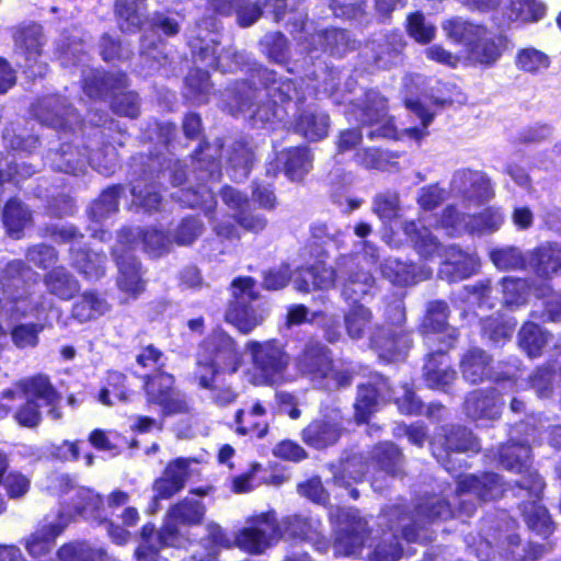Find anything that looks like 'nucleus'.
I'll return each mask as SVG.
<instances>
[{"label":"nucleus","mask_w":561,"mask_h":561,"mask_svg":"<svg viewBox=\"0 0 561 561\" xmlns=\"http://www.w3.org/2000/svg\"><path fill=\"white\" fill-rule=\"evenodd\" d=\"M353 106L352 114L356 121L367 125H380L378 129L371 133V136L374 134L381 137L394 136V127L387 113V100L379 92L373 90L366 92L364 99L357 100Z\"/></svg>","instance_id":"nucleus-12"},{"label":"nucleus","mask_w":561,"mask_h":561,"mask_svg":"<svg viewBox=\"0 0 561 561\" xmlns=\"http://www.w3.org/2000/svg\"><path fill=\"white\" fill-rule=\"evenodd\" d=\"M44 284L49 294L61 300L72 299L80 290L78 279L65 267H56L44 277Z\"/></svg>","instance_id":"nucleus-34"},{"label":"nucleus","mask_w":561,"mask_h":561,"mask_svg":"<svg viewBox=\"0 0 561 561\" xmlns=\"http://www.w3.org/2000/svg\"><path fill=\"white\" fill-rule=\"evenodd\" d=\"M470 214L459 210L456 206L449 205L442 211L438 227L444 229L450 237H459L468 233V220Z\"/></svg>","instance_id":"nucleus-52"},{"label":"nucleus","mask_w":561,"mask_h":561,"mask_svg":"<svg viewBox=\"0 0 561 561\" xmlns=\"http://www.w3.org/2000/svg\"><path fill=\"white\" fill-rule=\"evenodd\" d=\"M491 261L500 270H517L528 265L527 259L515 247L495 249L490 253Z\"/></svg>","instance_id":"nucleus-58"},{"label":"nucleus","mask_w":561,"mask_h":561,"mask_svg":"<svg viewBox=\"0 0 561 561\" xmlns=\"http://www.w3.org/2000/svg\"><path fill=\"white\" fill-rule=\"evenodd\" d=\"M34 112L43 124L54 128H66L71 123V117L75 116L65 100L57 95L42 99L36 104Z\"/></svg>","instance_id":"nucleus-28"},{"label":"nucleus","mask_w":561,"mask_h":561,"mask_svg":"<svg viewBox=\"0 0 561 561\" xmlns=\"http://www.w3.org/2000/svg\"><path fill=\"white\" fill-rule=\"evenodd\" d=\"M106 300L94 291H84L72 307V317L79 322L94 320L108 311Z\"/></svg>","instance_id":"nucleus-41"},{"label":"nucleus","mask_w":561,"mask_h":561,"mask_svg":"<svg viewBox=\"0 0 561 561\" xmlns=\"http://www.w3.org/2000/svg\"><path fill=\"white\" fill-rule=\"evenodd\" d=\"M403 232L422 256L430 257L440 253L438 239L426 227H421L415 221H407L403 224Z\"/></svg>","instance_id":"nucleus-37"},{"label":"nucleus","mask_w":561,"mask_h":561,"mask_svg":"<svg viewBox=\"0 0 561 561\" xmlns=\"http://www.w3.org/2000/svg\"><path fill=\"white\" fill-rule=\"evenodd\" d=\"M482 27L460 19H451L443 24L447 37L456 43L463 44L467 48L474 41V37L482 33Z\"/></svg>","instance_id":"nucleus-50"},{"label":"nucleus","mask_w":561,"mask_h":561,"mask_svg":"<svg viewBox=\"0 0 561 561\" xmlns=\"http://www.w3.org/2000/svg\"><path fill=\"white\" fill-rule=\"evenodd\" d=\"M3 219L10 236L19 239L21 237V231L31 220V214L21 202L11 199L5 205Z\"/></svg>","instance_id":"nucleus-49"},{"label":"nucleus","mask_w":561,"mask_h":561,"mask_svg":"<svg viewBox=\"0 0 561 561\" xmlns=\"http://www.w3.org/2000/svg\"><path fill=\"white\" fill-rule=\"evenodd\" d=\"M371 459L389 476H399L402 472V455L393 443L385 442L374 447Z\"/></svg>","instance_id":"nucleus-45"},{"label":"nucleus","mask_w":561,"mask_h":561,"mask_svg":"<svg viewBox=\"0 0 561 561\" xmlns=\"http://www.w3.org/2000/svg\"><path fill=\"white\" fill-rule=\"evenodd\" d=\"M16 388L23 392L26 402L16 411L15 419L23 426L36 427L41 422L37 400H42L44 404H54L57 401V391L44 376L21 380Z\"/></svg>","instance_id":"nucleus-9"},{"label":"nucleus","mask_w":561,"mask_h":561,"mask_svg":"<svg viewBox=\"0 0 561 561\" xmlns=\"http://www.w3.org/2000/svg\"><path fill=\"white\" fill-rule=\"evenodd\" d=\"M209 75L202 69L192 70L186 77V96L197 103L208 100L210 92Z\"/></svg>","instance_id":"nucleus-56"},{"label":"nucleus","mask_w":561,"mask_h":561,"mask_svg":"<svg viewBox=\"0 0 561 561\" xmlns=\"http://www.w3.org/2000/svg\"><path fill=\"white\" fill-rule=\"evenodd\" d=\"M114 254L119 271L118 286L122 290L136 296L139 289L140 277L135 255L129 249L124 250L123 254H117V250H115Z\"/></svg>","instance_id":"nucleus-42"},{"label":"nucleus","mask_w":561,"mask_h":561,"mask_svg":"<svg viewBox=\"0 0 561 561\" xmlns=\"http://www.w3.org/2000/svg\"><path fill=\"white\" fill-rule=\"evenodd\" d=\"M330 117L323 111L306 108L301 111L293 123V129L310 141H318L328 136Z\"/></svg>","instance_id":"nucleus-27"},{"label":"nucleus","mask_w":561,"mask_h":561,"mask_svg":"<svg viewBox=\"0 0 561 561\" xmlns=\"http://www.w3.org/2000/svg\"><path fill=\"white\" fill-rule=\"evenodd\" d=\"M253 152L244 144H237L230 153L229 165L230 176L236 181H241L248 176L253 162Z\"/></svg>","instance_id":"nucleus-54"},{"label":"nucleus","mask_w":561,"mask_h":561,"mask_svg":"<svg viewBox=\"0 0 561 561\" xmlns=\"http://www.w3.org/2000/svg\"><path fill=\"white\" fill-rule=\"evenodd\" d=\"M266 414L265 408L256 402L249 412L238 410L236 413V432L241 435L252 434L257 438H263L268 431V424L264 421L256 419L263 417Z\"/></svg>","instance_id":"nucleus-39"},{"label":"nucleus","mask_w":561,"mask_h":561,"mask_svg":"<svg viewBox=\"0 0 561 561\" xmlns=\"http://www.w3.org/2000/svg\"><path fill=\"white\" fill-rule=\"evenodd\" d=\"M174 377L165 373H157L146 381L148 401L158 404L164 414L190 412L186 396L174 387Z\"/></svg>","instance_id":"nucleus-10"},{"label":"nucleus","mask_w":561,"mask_h":561,"mask_svg":"<svg viewBox=\"0 0 561 561\" xmlns=\"http://www.w3.org/2000/svg\"><path fill=\"white\" fill-rule=\"evenodd\" d=\"M105 93L112 92V107L113 111L119 115L129 117H137L139 113L138 95L133 92L123 91L127 87V80L124 75H119L117 78L113 76L104 79Z\"/></svg>","instance_id":"nucleus-29"},{"label":"nucleus","mask_w":561,"mask_h":561,"mask_svg":"<svg viewBox=\"0 0 561 561\" xmlns=\"http://www.w3.org/2000/svg\"><path fill=\"white\" fill-rule=\"evenodd\" d=\"M343 432V420L340 411L331 410L312 420L301 432L302 440L317 449L334 445Z\"/></svg>","instance_id":"nucleus-16"},{"label":"nucleus","mask_w":561,"mask_h":561,"mask_svg":"<svg viewBox=\"0 0 561 561\" xmlns=\"http://www.w3.org/2000/svg\"><path fill=\"white\" fill-rule=\"evenodd\" d=\"M201 55L206 60L207 66L218 68L221 71H233L248 61L244 53L226 50L218 54L215 47L209 49L208 46L201 48Z\"/></svg>","instance_id":"nucleus-47"},{"label":"nucleus","mask_w":561,"mask_h":561,"mask_svg":"<svg viewBox=\"0 0 561 561\" xmlns=\"http://www.w3.org/2000/svg\"><path fill=\"white\" fill-rule=\"evenodd\" d=\"M106 256L96 252L78 250L73 255V265L87 278H99L104 274Z\"/></svg>","instance_id":"nucleus-51"},{"label":"nucleus","mask_w":561,"mask_h":561,"mask_svg":"<svg viewBox=\"0 0 561 561\" xmlns=\"http://www.w3.org/2000/svg\"><path fill=\"white\" fill-rule=\"evenodd\" d=\"M503 494L502 484L499 476L495 473H484L482 477L463 476L457 481V496H468L470 501L472 496L482 501H490L500 497ZM466 500L459 504V510L466 515H470L473 511L472 505L467 506Z\"/></svg>","instance_id":"nucleus-17"},{"label":"nucleus","mask_w":561,"mask_h":561,"mask_svg":"<svg viewBox=\"0 0 561 561\" xmlns=\"http://www.w3.org/2000/svg\"><path fill=\"white\" fill-rule=\"evenodd\" d=\"M388 381L381 375H374L368 382L358 386V393L354 404L355 419L358 423L366 422L374 413L378 398L386 399L396 394Z\"/></svg>","instance_id":"nucleus-20"},{"label":"nucleus","mask_w":561,"mask_h":561,"mask_svg":"<svg viewBox=\"0 0 561 561\" xmlns=\"http://www.w3.org/2000/svg\"><path fill=\"white\" fill-rule=\"evenodd\" d=\"M205 514L206 507L201 501L184 497L169 508L161 539L167 545L171 543L173 538L179 535L180 526L199 525L203 523Z\"/></svg>","instance_id":"nucleus-15"},{"label":"nucleus","mask_w":561,"mask_h":561,"mask_svg":"<svg viewBox=\"0 0 561 561\" xmlns=\"http://www.w3.org/2000/svg\"><path fill=\"white\" fill-rule=\"evenodd\" d=\"M241 0H211V10L220 15H229L236 8L238 22L241 26H250L262 15V8L257 4L240 5Z\"/></svg>","instance_id":"nucleus-40"},{"label":"nucleus","mask_w":561,"mask_h":561,"mask_svg":"<svg viewBox=\"0 0 561 561\" xmlns=\"http://www.w3.org/2000/svg\"><path fill=\"white\" fill-rule=\"evenodd\" d=\"M445 346H439L434 354H431L424 365V380L432 389L445 390L456 379V371L447 363L444 353Z\"/></svg>","instance_id":"nucleus-30"},{"label":"nucleus","mask_w":561,"mask_h":561,"mask_svg":"<svg viewBox=\"0 0 561 561\" xmlns=\"http://www.w3.org/2000/svg\"><path fill=\"white\" fill-rule=\"evenodd\" d=\"M284 536L313 540L317 527L312 520L298 515L286 517L279 524L274 512L262 513L247 520L236 541L244 551L259 554Z\"/></svg>","instance_id":"nucleus-3"},{"label":"nucleus","mask_w":561,"mask_h":561,"mask_svg":"<svg viewBox=\"0 0 561 561\" xmlns=\"http://www.w3.org/2000/svg\"><path fill=\"white\" fill-rule=\"evenodd\" d=\"M337 268L342 285L341 294L345 300L357 302L371 293L375 277L353 257H341Z\"/></svg>","instance_id":"nucleus-13"},{"label":"nucleus","mask_w":561,"mask_h":561,"mask_svg":"<svg viewBox=\"0 0 561 561\" xmlns=\"http://www.w3.org/2000/svg\"><path fill=\"white\" fill-rule=\"evenodd\" d=\"M381 275L398 286H409L417 280L426 279L431 276L430 271H416V267L398 257H387L380 266Z\"/></svg>","instance_id":"nucleus-32"},{"label":"nucleus","mask_w":561,"mask_h":561,"mask_svg":"<svg viewBox=\"0 0 561 561\" xmlns=\"http://www.w3.org/2000/svg\"><path fill=\"white\" fill-rule=\"evenodd\" d=\"M297 366L324 389L335 390L351 385L352 375L333 366L330 350L320 342L309 341L306 344L297 358Z\"/></svg>","instance_id":"nucleus-6"},{"label":"nucleus","mask_w":561,"mask_h":561,"mask_svg":"<svg viewBox=\"0 0 561 561\" xmlns=\"http://www.w3.org/2000/svg\"><path fill=\"white\" fill-rule=\"evenodd\" d=\"M501 287L505 306L519 307L526 302L529 291V284L526 279L504 277Z\"/></svg>","instance_id":"nucleus-53"},{"label":"nucleus","mask_w":561,"mask_h":561,"mask_svg":"<svg viewBox=\"0 0 561 561\" xmlns=\"http://www.w3.org/2000/svg\"><path fill=\"white\" fill-rule=\"evenodd\" d=\"M503 402L496 389L471 391L463 403L466 414L474 421H495L501 416Z\"/></svg>","instance_id":"nucleus-22"},{"label":"nucleus","mask_w":561,"mask_h":561,"mask_svg":"<svg viewBox=\"0 0 561 561\" xmlns=\"http://www.w3.org/2000/svg\"><path fill=\"white\" fill-rule=\"evenodd\" d=\"M549 65V56L534 47L520 49L516 56L517 68L525 72L536 73L547 69Z\"/></svg>","instance_id":"nucleus-55"},{"label":"nucleus","mask_w":561,"mask_h":561,"mask_svg":"<svg viewBox=\"0 0 561 561\" xmlns=\"http://www.w3.org/2000/svg\"><path fill=\"white\" fill-rule=\"evenodd\" d=\"M451 193L461 198L463 207L478 206L488 201L493 192L488 176L481 171L459 170L450 183Z\"/></svg>","instance_id":"nucleus-14"},{"label":"nucleus","mask_w":561,"mask_h":561,"mask_svg":"<svg viewBox=\"0 0 561 561\" xmlns=\"http://www.w3.org/2000/svg\"><path fill=\"white\" fill-rule=\"evenodd\" d=\"M373 209L381 219L390 220L396 218L400 209L399 195L394 192L378 194L375 197Z\"/></svg>","instance_id":"nucleus-64"},{"label":"nucleus","mask_w":561,"mask_h":561,"mask_svg":"<svg viewBox=\"0 0 561 561\" xmlns=\"http://www.w3.org/2000/svg\"><path fill=\"white\" fill-rule=\"evenodd\" d=\"M201 352L218 364L222 371L233 374L241 365V356L236 342L221 330L214 331L204 341Z\"/></svg>","instance_id":"nucleus-18"},{"label":"nucleus","mask_w":561,"mask_h":561,"mask_svg":"<svg viewBox=\"0 0 561 561\" xmlns=\"http://www.w3.org/2000/svg\"><path fill=\"white\" fill-rule=\"evenodd\" d=\"M14 41L18 49L25 57V66L30 75L44 76L47 67L38 62L44 45L42 27L38 24L20 27L14 34Z\"/></svg>","instance_id":"nucleus-19"},{"label":"nucleus","mask_w":561,"mask_h":561,"mask_svg":"<svg viewBox=\"0 0 561 561\" xmlns=\"http://www.w3.org/2000/svg\"><path fill=\"white\" fill-rule=\"evenodd\" d=\"M43 329V324L38 323L15 325L11 331V340L19 348L35 347L38 344V334Z\"/></svg>","instance_id":"nucleus-63"},{"label":"nucleus","mask_w":561,"mask_h":561,"mask_svg":"<svg viewBox=\"0 0 561 561\" xmlns=\"http://www.w3.org/2000/svg\"><path fill=\"white\" fill-rule=\"evenodd\" d=\"M407 30L409 35L420 44H427L435 38L436 27L426 21L422 13H413L408 18Z\"/></svg>","instance_id":"nucleus-59"},{"label":"nucleus","mask_w":561,"mask_h":561,"mask_svg":"<svg viewBox=\"0 0 561 561\" xmlns=\"http://www.w3.org/2000/svg\"><path fill=\"white\" fill-rule=\"evenodd\" d=\"M339 276V270L327 266L322 262L299 271L294 279L295 288L301 293H308L311 288L329 289L335 284Z\"/></svg>","instance_id":"nucleus-31"},{"label":"nucleus","mask_w":561,"mask_h":561,"mask_svg":"<svg viewBox=\"0 0 561 561\" xmlns=\"http://www.w3.org/2000/svg\"><path fill=\"white\" fill-rule=\"evenodd\" d=\"M293 88L289 82H283L278 88L256 90L248 82H238L233 88L227 90L226 104L231 114L249 113L254 124L265 125L280 119L284 113L282 103L291 99Z\"/></svg>","instance_id":"nucleus-4"},{"label":"nucleus","mask_w":561,"mask_h":561,"mask_svg":"<svg viewBox=\"0 0 561 561\" xmlns=\"http://www.w3.org/2000/svg\"><path fill=\"white\" fill-rule=\"evenodd\" d=\"M530 458L529 440L522 444H506L500 448L499 460L504 469L519 473L522 477L515 483L518 486V496L530 499L519 505L528 527L541 536L552 533L553 526L545 506L538 501L541 497L545 483L539 474L529 469Z\"/></svg>","instance_id":"nucleus-2"},{"label":"nucleus","mask_w":561,"mask_h":561,"mask_svg":"<svg viewBox=\"0 0 561 561\" xmlns=\"http://www.w3.org/2000/svg\"><path fill=\"white\" fill-rule=\"evenodd\" d=\"M443 255L445 260L438 272L440 278L457 282L471 276L477 271V256L466 253L457 247L446 248Z\"/></svg>","instance_id":"nucleus-24"},{"label":"nucleus","mask_w":561,"mask_h":561,"mask_svg":"<svg viewBox=\"0 0 561 561\" xmlns=\"http://www.w3.org/2000/svg\"><path fill=\"white\" fill-rule=\"evenodd\" d=\"M366 522L360 517L347 515L340 524L334 541V551L342 556L357 554L364 545Z\"/></svg>","instance_id":"nucleus-23"},{"label":"nucleus","mask_w":561,"mask_h":561,"mask_svg":"<svg viewBox=\"0 0 561 561\" xmlns=\"http://www.w3.org/2000/svg\"><path fill=\"white\" fill-rule=\"evenodd\" d=\"M253 285L254 282L250 277L236 279L232 283L233 300L226 311V320L243 334L250 333L264 320L263 313L249 305L256 298Z\"/></svg>","instance_id":"nucleus-8"},{"label":"nucleus","mask_w":561,"mask_h":561,"mask_svg":"<svg viewBox=\"0 0 561 561\" xmlns=\"http://www.w3.org/2000/svg\"><path fill=\"white\" fill-rule=\"evenodd\" d=\"M462 377L471 382H482L491 375V357L481 348L469 350L460 360Z\"/></svg>","instance_id":"nucleus-33"},{"label":"nucleus","mask_w":561,"mask_h":561,"mask_svg":"<svg viewBox=\"0 0 561 561\" xmlns=\"http://www.w3.org/2000/svg\"><path fill=\"white\" fill-rule=\"evenodd\" d=\"M366 472L367 463L364 457L353 455L340 463L333 473V479L336 485L350 488L353 483L362 481Z\"/></svg>","instance_id":"nucleus-44"},{"label":"nucleus","mask_w":561,"mask_h":561,"mask_svg":"<svg viewBox=\"0 0 561 561\" xmlns=\"http://www.w3.org/2000/svg\"><path fill=\"white\" fill-rule=\"evenodd\" d=\"M527 263L542 278L561 274V245L553 242L540 244L528 253Z\"/></svg>","instance_id":"nucleus-25"},{"label":"nucleus","mask_w":561,"mask_h":561,"mask_svg":"<svg viewBox=\"0 0 561 561\" xmlns=\"http://www.w3.org/2000/svg\"><path fill=\"white\" fill-rule=\"evenodd\" d=\"M508 21L537 22L546 15V5L536 0H510L502 7Z\"/></svg>","instance_id":"nucleus-36"},{"label":"nucleus","mask_w":561,"mask_h":561,"mask_svg":"<svg viewBox=\"0 0 561 561\" xmlns=\"http://www.w3.org/2000/svg\"><path fill=\"white\" fill-rule=\"evenodd\" d=\"M443 433L437 434L431 445L433 456L445 466L447 471H451V451H478L479 443L470 431L465 427L457 426L449 430H442Z\"/></svg>","instance_id":"nucleus-11"},{"label":"nucleus","mask_w":561,"mask_h":561,"mask_svg":"<svg viewBox=\"0 0 561 561\" xmlns=\"http://www.w3.org/2000/svg\"><path fill=\"white\" fill-rule=\"evenodd\" d=\"M451 505L437 495H432L420 503L412 516L407 514L401 506L388 507L383 513V523L389 530L383 531L380 541L375 546L369 556L370 561H398L402 556V547L399 542L398 531L408 542L419 539L415 528H421L425 523L435 518L446 519L451 516Z\"/></svg>","instance_id":"nucleus-1"},{"label":"nucleus","mask_w":561,"mask_h":561,"mask_svg":"<svg viewBox=\"0 0 561 561\" xmlns=\"http://www.w3.org/2000/svg\"><path fill=\"white\" fill-rule=\"evenodd\" d=\"M125 379V376L121 373H111L107 386L100 392V402L104 405H113L114 402L110 399L111 397L116 398L119 402H127L130 393L126 390Z\"/></svg>","instance_id":"nucleus-60"},{"label":"nucleus","mask_w":561,"mask_h":561,"mask_svg":"<svg viewBox=\"0 0 561 561\" xmlns=\"http://www.w3.org/2000/svg\"><path fill=\"white\" fill-rule=\"evenodd\" d=\"M371 321L373 312L364 305H354L344 314L345 330L352 340L363 339Z\"/></svg>","instance_id":"nucleus-46"},{"label":"nucleus","mask_w":561,"mask_h":561,"mask_svg":"<svg viewBox=\"0 0 561 561\" xmlns=\"http://www.w3.org/2000/svg\"><path fill=\"white\" fill-rule=\"evenodd\" d=\"M118 208V188L105 190L92 204L90 215L96 221L114 214Z\"/></svg>","instance_id":"nucleus-62"},{"label":"nucleus","mask_w":561,"mask_h":561,"mask_svg":"<svg viewBox=\"0 0 561 561\" xmlns=\"http://www.w3.org/2000/svg\"><path fill=\"white\" fill-rule=\"evenodd\" d=\"M468 57L474 62L491 66L502 55L501 45L482 27V33L467 48Z\"/></svg>","instance_id":"nucleus-35"},{"label":"nucleus","mask_w":561,"mask_h":561,"mask_svg":"<svg viewBox=\"0 0 561 561\" xmlns=\"http://www.w3.org/2000/svg\"><path fill=\"white\" fill-rule=\"evenodd\" d=\"M59 524H47L37 529L25 540V549L33 558H42L54 547L55 539L62 531Z\"/></svg>","instance_id":"nucleus-38"},{"label":"nucleus","mask_w":561,"mask_h":561,"mask_svg":"<svg viewBox=\"0 0 561 561\" xmlns=\"http://www.w3.org/2000/svg\"><path fill=\"white\" fill-rule=\"evenodd\" d=\"M245 350L251 355L257 385L278 386L287 380L290 357L278 341H249Z\"/></svg>","instance_id":"nucleus-5"},{"label":"nucleus","mask_w":561,"mask_h":561,"mask_svg":"<svg viewBox=\"0 0 561 561\" xmlns=\"http://www.w3.org/2000/svg\"><path fill=\"white\" fill-rule=\"evenodd\" d=\"M385 324L370 336L371 343L380 348L390 360L402 358L411 347V333L404 328L405 310L399 300L385 311Z\"/></svg>","instance_id":"nucleus-7"},{"label":"nucleus","mask_w":561,"mask_h":561,"mask_svg":"<svg viewBox=\"0 0 561 561\" xmlns=\"http://www.w3.org/2000/svg\"><path fill=\"white\" fill-rule=\"evenodd\" d=\"M449 309L445 301L435 300L427 305L426 314L422 323V332L426 336L438 335L439 343L446 348L454 346L457 340V330L447 323Z\"/></svg>","instance_id":"nucleus-21"},{"label":"nucleus","mask_w":561,"mask_h":561,"mask_svg":"<svg viewBox=\"0 0 561 561\" xmlns=\"http://www.w3.org/2000/svg\"><path fill=\"white\" fill-rule=\"evenodd\" d=\"M219 371H222L221 367L201 352L197 356L196 366L191 375L193 381L197 382L201 388L213 389L216 376Z\"/></svg>","instance_id":"nucleus-57"},{"label":"nucleus","mask_w":561,"mask_h":561,"mask_svg":"<svg viewBox=\"0 0 561 561\" xmlns=\"http://www.w3.org/2000/svg\"><path fill=\"white\" fill-rule=\"evenodd\" d=\"M312 154L307 147H290L276 156L277 167L293 182H301L312 168Z\"/></svg>","instance_id":"nucleus-26"},{"label":"nucleus","mask_w":561,"mask_h":561,"mask_svg":"<svg viewBox=\"0 0 561 561\" xmlns=\"http://www.w3.org/2000/svg\"><path fill=\"white\" fill-rule=\"evenodd\" d=\"M549 341V333L534 322H526L519 330L518 344L529 357L536 358L542 354Z\"/></svg>","instance_id":"nucleus-43"},{"label":"nucleus","mask_w":561,"mask_h":561,"mask_svg":"<svg viewBox=\"0 0 561 561\" xmlns=\"http://www.w3.org/2000/svg\"><path fill=\"white\" fill-rule=\"evenodd\" d=\"M404 44L400 36L392 35L378 44L376 51V62L379 67L387 68L396 64Z\"/></svg>","instance_id":"nucleus-61"},{"label":"nucleus","mask_w":561,"mask_h":561,"mask_svg":"<svg viewBox=\"0 0 561 561\" xmlns=\"http://www.w3.org/2000/svg\"><path fill=\"white\" fill-rule=\"evenodd\" d=\"M504 221L502 213L494 208H485L479 214L470 215L468 233L485 234L499 230Z\"/></svg>","instance_id":"nucleus-48"}]
</instances>
